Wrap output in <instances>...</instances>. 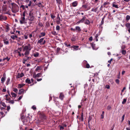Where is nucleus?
Segmentation results:
<instances>
[{"instance_id": "1", "label": "nucleus", "mask_w": 130, "mask_h": 130, "mask_svg": "<svg viewBox=\"0 0 130 130\" xmlns=\"http://www.w3.org/2000/svg\"><path fill=\"white\" fill-rule=\"evenodd\" d=\"M32 48V47L30 44H28L23 47L22 51L23 52H24L25 57H27L29 55L30 51Z\"/></svg>"}, {"instance_id": "2", "label": "nucleus", "mask_w": 130, "mask_h": 130, "mask_svg": "<svg viewBox=\"0 0 130 130\" xmlns=\"http://www.w3.org/2000/svg\"><path fill=\"white\" fill-rule=\"evenodd\" d=\"M18 6L16 4H15L14 6H13L12 8V11L13 13H16L18 11Z\"/></svg>"}, {"instance_id": "3", "label": "nucleus", "mask_w": 130, "mask_h": 130, "mask_svg": "<svg viewBox=\"0 0 130 130\" xmlns=\"http://www.w3.org/2000/svg\"><path fill=\"white\" fill-rule=\"evenodd\" d=\"M44 38H42L40 39L39 40H38L37 42V44H40V45H44L45 43V41L43 40Z\"/></svg>"}, {"instance_id": "4", "label": "nucleus", "mask_w": 130, "mask_h": 130, "mask_svg": "<svg viewBox=\"0 0 130 130\" xmlns=\"http://www.w3.org/2000/svg\"><path fill=\"white\" fill-rule=\"evenodd\" d=\"M28 18L30 21H32L34 20V17L31 11H30L29 14Z\"/></svg>"}, {"instance_id": "5", "label": "nucleus", "mask_w": 130, "mask_h": 130, "mask_svg": "<svg viewBox=\"0 0 130 130\" xmlns=\"http://www.w3.org/2000/svg\"><path fill=\"white\" fill-rule=\"evenodd\" d=\"M20 22L21 24H25L26 22L25 19L24 17H21L20 20Z\"/></svg>"}, {"instance_id": "6", "label": "nucleus", "mask_w": 130, "mask_h": 130, "mask_svg": "<svg viewBox=\"0 0 130 130\" xmlns=\"http://www.w3.org/2000/svg\"><path fill=\"white\" fill-rule=\"evenodd\" d=\"M85 19L86 17L85 16H84L82 19L80 20L79 21L77 22L76 24L78 25L80 23H83L85 20Z\"/></svg>"}, {"instance_id": "7", "label": "nucleus", "mask_w": 130, "mask_h": 130, "mask_svg": "<svg viewBox=\"0 0 130 130\" xmlns=\"http://www.w3.org/2000/svg\"><path fill=\"white\" fill-rule=\"evenodd\" d=\"M109 4V3L108 2H104L103 4V7H104L107 8L108 7Z\"/></svg>"}, {"instance_id": "8", "label": "nucleus", "mask_w": 130, "mask_h": 130, "mask_svg": "<svg viewBox=\"0 0 130 130\" xmlns=\"http://www.w3.org/2000/svg\"><path fill=\"white\" fill-rule=\"evenodd\" d=\"M24 75V74L23 73H21L20 74L19 73L17 76V78H20L22 77Z\"/></svg>"}, {"instance_id": "9", "label": "nucleus", "mask_w": 130, "mask_h": 130, "mask_svg": "<svg viewBox=\"0 0 130 130\" xmlns=\"http://www.w3.org/2000/svg\"><path fill=\"white\" fill-rule=\"evenodd\" d=\"M3 41L5 44L8 45L9 44V42L7 39L4 38L3 40Z\"/></svg>"}, {"instance_id": "10", "label": "nucleus", "mask_w": 130, "mask_h": 130, "mask_svg": "<svg viewBox=\"0 0 130 130\" xmlns=\"http://www.w3.org/2000/svg\"><path fill=\"white\" fill-rule=\"evenodd\" d=\"M71 47L74 48L73 51H76L78 50L79 46H78L74 45L72 46Z\"/></svg>"}, {"instance_id": "11", "label": "nucleus", "mask_w": 130, "mask_h": 130, "mask_svg": "<svg viewBox=\"0 0 130 130\" xmlns=\"http://www.w3.org/2000/svg\"><path fill=\"white\" fill-rule=\"evenodd\" d=\"M78 3V2L77 1L74 2L72 3V6L73 7H75L77 5Z\"/></svg>"}, {"instance_id": "12", "label": "nucleus", "mask_w": 130, "mask_h": 130, "mask_svg": "<svg viewBox=\"0 0 130 130\" xmlns=\"http://www.w3.org/2000/svg\"><path fill=\"white\" fill-rule=\"evenodd\" d=\"M98 7L92 8L91 9V11H92L94 12H97L98 11Z\"/></svg>"}, {"instance_id": "13", "label": "nucleus", "mask_w": 130, "mask_h": 130, "mask_svg": "<svg viewBox=\"0 0 130 130\" xmlns=\"http://www.w3.org/2000/svg\"><path fill=\"white\" fill-rule=\"evenodd\" d=\"M25 85V84H19L18 85V88H21L23 87Z\"/></svg>"}, {"instance_id": "14", "label": "nucleus", "mask_w": 130, "mask_h": 130, "mask_svg": "<svg viewBox=\"0 0 130 130\" xmlns=\"http://www.w3.org/2000/svg\"><path fill=\"white\" fill-rule=\"evenodd\" d=\"M125 26L126 27V29L127 30L130 29V23H127L125 24Z\"/></svg>"}, {"instance_id": "15", "label": "nucleus", "mask_w": 130, "mask_h": 130, "mask_svg": "<svg viewBox=\"0 0 130 130\" xmlns=\"http://www.w3.org/2000/svg\"><path fill=\"white\" fill-rule=\"evenodd\" d=\"M45 34L44 32H41L40 33V34L39 35V38H41L44 37L45 36Z\"/></svg>"}, {"instance_id": "16", "label": "nucleus", "mask_w": 130, "mask_h": 130, "mask_svg": "<svg viewBox=\"0 0 130 130\" xmlns=\"http://www.w3.org/2000/svg\"><path fill=\"white\" fill-rule=\"evenodd\" d=\"M6 78V77L4 75V74L3 75V77H2L1 79V83H4Z\"/></svg>"}, {"instance_id": "17", "label": "nucleus", "mask_w": 130, "mask_h": 130, "mask_svg": "<svg viewBox=\"0 0 130 130\" xmlns=\"http://www.w3.org/2000/svg\"><path fill=\"white\" fill-rule=\"evenodd\" d=\"M57 24H59L60 22V18L59 17V14H58L57 17Z\"/></svg>"}, {"instance_id": "18", "label": "nucleus", "mask_w": 130, "mask_h": 130, "mask_svg": "<svg viewBox=\"0 0 130 130\" xmlns=\"http://www.w3.org/2000/svg\"><path fill=\"white\" fill-rule=\"evenodd\" d=\"M45 61H46V62H49L51 61V58H49V57H47L45 59Z\"/></svg>"}, {"instance_id": "19", "label": "nucleus", "mask_w": 130, "mask_h": 130, "mask_svg": "<svg viewBox=\"0 0 130 130\" xmlns=\"http://www.w3.org/2000/svg\"><path fill=\"white\" fill-rule=\"evenodd\" d=\"M115 2H113L112 4V6L113 7H114L116 8H118V7L117 5H116L115 4Z\"/></svg>"}, {"instance_id": "20", "label": "nucleus", "mask_w": 130, "mask_h": 130, "mask_svg": "<svg viewBox=\"0 0 130 130\" xmlns=\"http://www.w3.org/2000/svg\"><path fill=\"white\" fill-rule=\"evenodd\" d=\"M10 37L13 40H15L17 39L18 37L16 35H12L10 36Z\"/></svg>"}, {"instance_id": "21", "label": "nucleus", "mask_w": 130, "mask_h": 130, "mask_svg": "<svg viewBox=\"0 0 130 130\" xmlns=\"http://www.w3.org/2000/svg\"><path fill=\"white\" fill-rule=\"evenodd\" d=\"M64 97V95L62 93H61L60 94L59 97L60 99L61 100H63V98Z\"/></svg>"}, {"instance_id": "22", "label": "nucleus", "mask_w": 130, "mask_h": 130, "mask_svg": "<svg viewBox=\"0 0 130 130\" xmlns=\"http://www.w3.org/2000/svg\"><path fill=\"white\" fill-rule=\"evenodd\" d=\"M24 90L23 89H22L20 90H19V94H20L23 92L24 93H25V92H24Z\"/></svg>"}, {"instance_id": "23", "label": "nucleus", "mask_w": 130, "mask_h": 130, "mask_svg": "<svg viewBox=\"0 0 130 130\" xmlns=\"http://www.w3.org/2000/svg\"><path fill=\"white\" fill-rule=\"evenodd\" d=\"M11 94L13 97L15 98L17 96V94L11 92Z\"/></svg>"}, {"instance_id": "24", "label": "nucleus", "mask_w": 130, "mask_h": 130, "mask_svg": "<svg viewBox=\"0 0 130 130\" xmlns=\"http://www.w3.org/2000/svg\"><path fill=\"white\" fill-rule=\"evenodd\" d=\"M84 62L85 63H87L86 65V67L87 68H89L90 67V66L89 65L88 63H87V61L86 60H84Z\"/></svg>"}, {"instance_id": "25", "label": "nucleus", "mask_w": 130, "mask_h": 130, "mask_svg": "<svg viewBox=\"0 0 130 130\" xmlns=\"http://www.w3.org/2000/svg\"><path fill=\"white\" fill-rule=\"evenodd\" d=\"M84 23L88 25L90 24V22L89 20H86L84 22Z\"/></svg>"}, {"instance_id": "26", "label": "nucleus", "mask_w": 130, "mask_h": 130, "mask_svg": "<svg viewBox=\"0 0 130 130\" xmlns=\"http://www.w3.org/2000/svg\"><path fill=\"white\" fill-rule=\"evenodd\" d=\"M25 82L28 84H30L31 83L30 80L28 78H27L25 80Z\"/></svg>"}, {"instance_id": "27", "label": "nucleus", "mask_w": 130, "mask_h": 130, "mask_svg": "<svg viewBox=\"0 0 130 130\" xmlns=\"http://www.w3.org/2000/svg\"><path fill=\"white\" fill-rule=\"evenodd\" d=\"M130 19V16L129 15H126V20L127 21H128Z\"/></svg>"}, {"instance_id": "28", "label": "nucleus", "mask_w": 130, "mask_h": 130, "mask_svg": "<svg viewBox=\"0 0 130 130\" xmlns=\"http://www.w3.org/2000/svg\"><path fill=\"white\" fill-rule=\"evenodd\" d=\"M76 29V30H77L78 31H80L81 30V29L80 27L79 26H76L75 28Z\"/></svg>"}, {"instance_id": "29", "label": "nucleus", "mask_w": 130, "mask_h": 130, "mask_svg": "<svg viewBox=\"0 0 130 130\" xmlns=\"http://www.w3.org/2000/svg\"><path fill=\"white\" fill-rule=\"evenodd\" d=\"M10 78H9V77L7 78V80L6 83V84L7 85H8L9 84V82L10 81Z\"/></svg>"}, {"instance_id": "30", "label": "nucleus", "mask_w": 130, "mask_h": 130, "mask_svg": "<svg viewBox=\"0 0 130 130\" xmlns=\"http://www.w3.org/2000/svg\"><path fill=\"white\" fill-rule=\"evenodd\" d=\"M41 69V67L40 66H37L35 70V71H37Z\"/></svg>"}, {"instance_id": "31", "label": "nucleus", "mask_w": 130, "mask_h": 130, "mask_svg": "<svg viewBox=\"0 0 130 130\" xmlns=\"http://www.w3.org/2000/svg\"><path fill=\"white\" fill-rule=\"evenodd\" d=\"M39 55V53L38 52L36 53L34 55V56L35 57H38Z\"/></svg>"}, {"instance_id": "32", "label": "nucleus", "mask_w": 130, "mask_h": 130, "mask_svg": "<svg viewBox=\"0 0 130 130\" xmlns=\"http://www.w3.org/2000/svg\"><path fill=\"white\" fill-rule=\"evenodd\" d=\"M38 6L39 7H43V6L42 4H41V3H38L37 4Z\"/></svg>"}, {"instance_id": "33", "label": "nucleus", "mask_w": 130, "mask_h": 130, "mask_svg": "<svg viewBox=\"0 0 130 130\" xmlns=\"http://www.w3.org/2000/svg\"><path fill=\"white\" fill-rule=\"evenodd\" d=\"M10 59V58H8V57H7L5 58H4L3 59V61H4L6 60L8 61Z\"/></svg>"}, {"instance_id": "34", "label": "nucleus", "mask_w": 130, "mask_h": 130, "mask_svg": "<svg viewBox=\"0 0 130 130\" xmlns=\"http://www.w3.org/2000/svg\"><path fill=\"white\" fill-rule=\"evenodd\" d=\"M60 29V27L59 25H57L56 27V30L57 31H59Z\"/></svg>"}, {"instance_id": "35", "label": "nucleus", "mask_w": 130, "mask_h": 130, "mask_svg": "<svg viewBox=\"0 0 130 130\" xmlns=\"http://www.w3.org/2000/svg\"><path fill=\"white\" fill-rule=\"evenodd\" d=\"M64 44L67 47H69L71 46L70 44H68L67 42H65Z\"/></svg>"}, {"instance_id": "36", "label": "nucleus", "mask_w": 130, "mask_h": 130, "mask_svg": "<svg viewBox=\"0 0 130 130\" xmlns=\"http://www.w3.org/2000/svg\"><path fill=\"white\" fill-rule=\"evenodd\" d=\"M72 41H76V38L75 37H73L71 39Z\"/></svg>"}, {"instance_id": "37", "label": "nucleus", "mask_w": 130, "mask_h": 130, "mask_svg": "<svg viewBox=\"0 0 130 130\" xmlns=\"http://www.w3.org/2000/svg\"><path fill=\"white\" fill-rule=\"evenodd\" d=\"M1 104L2 105V106H3L4 107H6L7 106H6V104H5V103L4 102H2L1 103Z\"/></svg>"}, {"instance_id": "38", "label": "nucleus", "mask_w": 130, "mask_h": 130, "mask_svg": "<svg viewBox=\"0 0 130 130\" xmlns=\"http://www.w3.org/2000/svg\"><path fill=\"white\" fill-rule=\"evenodd\" d=\"M126 101V99H123V101L122 102V104H124Z\"/></svg>"}, {"instance_id": "39", "label": "nucleus", "mask_w": 130, "mask_h": 130, "mask_svg": "<svg viewBox=\"0 0 130 130\" xmlns=\"http://www.w3.org/2000/svg\"><path fill=\"white\" fill-rule=\"evenodd\" d=\"M122 54L125 55L126 53V51L124 50H123L122 51Z\"/></svg>"}, {"instance_id": "40", "label": "nucleus", "mask_w": 130, "mask_h": 130, "mask_svg": "<svg viewBox=\"0 0 130 130\" xmlns=\"http://www.w3.org/2000/svg\"><path fill=\"white\" fill-rule=\"evenodd\" d=\"M92 118L91 117L89 116V117L88 119V122L89 123V121H90L92 119Z\"/></svg>"}, {"instance_id": "41", "label": "nucleus", "mask_w": 130, "mask_h": 130, "mask_svg": "<svg viewBox=\"0 0 130 130\" xmlns=\"http://www.w3.org/2000/svg\"><path fill=\"white\" fill-rule=\"evenodd\" d=\"M81 118L82 120V121H83L84 120V116H83V113H82L81 115Z\"/></svg>"}, {"instance_id": "42", "label": "nucleus", "mask_w": 130, "mask_h": 130, "mask_svg": "<svg viewBox=\"0 0 130 130\" xmlns=\"http://www.w3.org/2000/svg\"><path fill=\"white\" fill-rule=\"evenodd\" d=\"M92 47L93 50H96L97 49H96L95 48V44H93L92 45Z\"/></svg>"}, {"instance_id": "43", "label": "nucleus", "mask_w": 130, "mask_h": 130, "mask_svg": "<svg viewBox=\"0 0 130 130\" xmlns=\"http://www.w3.org/2000/svg\"><path fill=\"white\" fill-rule=\"evenodd\" d=\"M13 91L14 92L17 93L18 92V90L17 88H14L13 89Z\"/></svg>"}, {"instance_id": "44", "label": "nucleus", "mask_w": 130, "mask_h": 130, "mask_svg": "<svg viewBox=\"0 0 130 130\" xmlns=\"http://www.w3.org/2000/svg\"><path fill=\"white\" fill-rule=\"evenodd\" d=\"M9 103H11V104H13L14 103V101L13 100H10L8 102Z\"/></svg>"}, {"instance_id": "45", "label": "nucleus", "mask_w": 130, "mask_h": 130, "mask_svg": "<svg viewBox=\"0 0 130 130\" xmlns=\"http://www.w3.org/2000/svg\"><path fill=\"white\" fill-rule=\"evenodd\" d=\"M41 74V73H39L36 74V76H37V77H39Z\"/></svg>"}, {"instance_id": "46", "label": "nucleus", "mask_w": 130, "mask_h": 130, "mask_svg": "<svg viewBox=\"0 0 130 130\" xmlns=\"http://www.w3.org/2000/svg\"><path fill=\"white\" fill-rule=\"evenodd\" d=\"M3 19H5L4 17L2 15H0V20H1Z\"/></svg>"}, {"instance_id": "47", "label": "nucleus", "mask_w": 130, "mask_h": 130, "mask_svg": "<svg viewBox=\"0 0 130 130\" xmlns=\"http://www.w3.org/2000/svg\"><path fill=\"white\" fill-rule=\"evenodd\" d=\"M32 108L34 110H35L36 109V107L35 105H33L32 107Z\"/></svg>"}, {"instance_id": "48", "label": "nucleus", "mask_w": 130, "mask_h": 130, "mask_svg": "<svg viewBox=\"0 0 130 130\" xmlns=\"http://www.w3.org/2000/svg\"><path fill=\"white\" fill-rule=\"evenodd\" d=\"M25 11L24 12L22 13V17H25Z\"/></svg>"}, {"instance_id": "49", "label": "nucleus", "mask_w": 130, "mask_h": 130, "mask_svg": "<svg viewBox=\"0 0 130 130\" xmlns=\"http://www.w3.org/2000/svg\"><path fill=\"white\" fill-rule=\"evenodd\" d=\"M105 18V17H104L102 19V21L101 22V23L102 24H103L104 22V19Z\"/></svg>"}, {"instance_id": "50", "label": "nucleus", "mask_w": 130, "mask_h": 130, "mask_svg": "<svg viewBox=\"0 0 130 130\" xmlns=\"http://www.w3.org/2000/svg\"><path fill=\"white\" fill-rule=\"evenodd\" d=\"M116 82L118 84H119V80L118 79H116Z\"/></svg>"}, {"instance_id": "51", "label": "nucleus", "mask_w": 130, "mask_h": 130, "mask_svg": "<svg viewBox=\"0 0 130 130\" xmlns=\"http://www.w3.org/2000/svg\"><path fill=\"white\" fill-rule=\"evenodd\" d=\"M27 57V59H24V60L25 61H26L27 60L29 59L30 58V57H28V56H27V57Z\"/></svg>"}, {"instance_id": "52", "label": "nucleus", "mask_w": 130, "mask_h": 130, "mask_svg": "<svg viewBox=\"0 0 130 130\" xmlns=\"http://www.w3.org/2000/svg\"><path fill=\"white\" fill-rule=\"evenodd\" d=\"M125 116V114H124L122 117V121H123L124 120V117Z\"/></svg>"}, {"instance_id": "53", "label": "nucleus", "mask_w": 130, "mask_h": 130, "mask_svg": "<svg viewBox=\"0 0 130 130\" xmlns=\"http://www.w3.org/2000/svg\"><path fill=\"white\" fill-rule=\"evenodd\" d=\"M106 88L108 89H109L110 88V86L108 85H107L105 86Z\"/></svg>"}, {"instance_id": "54", "label": "nucleus", "mask_w": 130, "mask_h": 130, "mask_svg": "<svg viewBox=\"0 0 130 130\" xmlns=\"http://www.w3.org/2000/svg\"><path fill=\"white\" fill-rule=\"evenodd\" d=\"M20 7L22 8L23 9H25V6L23 5H21L20 6Z\"/></svg>"}, {"instance_id": "55", "label": "nucleus", "mask_w": 130, "mask_h": 130, "mask_svg": "<svg viewBox=\"0 0 130 130\" xmlns=\"http://www.w3.org/2000/svg\"><path fill=\"white\" fill-rule=\"evenodd\" d=\"M31 3H32L31 1H30L29 2V4L28 5V6H30L31 5Z\"/></svg>"}, {"instance_id": "56", "label": "nucleus", "mask_w": 130, "mask_h": 130, "mask_svg": "<svg viewBox=\"0 0 130 130\" xmlns=\"http://www.w3.org/2000/svg\"><path fill=\"white\" fill-rule=\"evenodd\" d=\"M101 119H103L104 117V115H103V114H101Z\"/></svg>"}, {"instance_id": "57", "label": "nucleus", "mask_w": 130, "mask_h": 130, "mask_svg": "<svg viewBox=\"0 0 130 130\" xmlns=\"http://www.w3.org/2000/svg\"><path fill=\"white\" fill-rule=\"evenodd\" d=\"M111 108V107L110 106H108L107 107V109L108 110H109Z\"/></svg>"}, {"instance_id": "58", "label": "nucleus", "mask_w": 130, "mask_h": 130, "mask_svg": "<svg viewBox=\"0 0 130 130\" xmlns=\"http://www.w3.org/2000/svg\"><path fill=\"white\" fill-rule=\"evenodd\" d=\"M112 58L110 60H108V63H111V62L112 61Z\"/></svg>"}, {"instance_id": "59", "label": "nucleus", "mask_w": 130, "mask_h": 130, "mask_svg": "<svg viewBox=\"0 0 130 130\" xmlns=\"http://www.w3.org/2000/svg\"><path fill=\"white\" fill-rule=\"evenodd\" d=\"M51 17L52 19H54L55 17V16L51 14Z\"/></svg>"}, {"instance_id": "60", "label": "nucleus", "mask_w": 130, "mask_h": 130, "mask_svg": "<svg viewBox=\"0 0 130 130\" xmlns=\"http://www.w3.org/2000/svg\"><path fill=\"white\" fill-rule=\"evenodd\" d=\"M52 34L54 35H56V32L54 31L52 32Z\"/></svg>"}, {"instance_id": "61", "label": "nucleus", "mask_w": 130, "mask_h": 130, "mask_svg": "<svg viewBox=\"0 0 130 130\" xmlns=\"http://www.w3.org/2000/svg\"><path fill=\"white\" fill-rule=\"evenodd\" d=\"M6 89L5 88H4L3 89L2 91L3 92H5L6 91Z\"/></svg>"}, {"instance_id": "62", "label": "nucleus", "mask_w": 130, "mask_h": 130, "mask_svg": "<svg viewBox=\"0 0 130 130\" xmlns=\"http://www.w3.org/2000/svg\"><path fill=\"white\" fill-rule=\"evenodd\" d=\"M36 74H34L33 75V77L34 78H36L37 77V76H36Z\"/></svg>"}, {"instance_id": "63", "label": "nucleus", "mask_w": 130, "mask_h": 130, "mask_svg": "<svg viewBox=\"0 0 130 130\" xmlns=\"http://www.w3.org/2000/svg\"><path fill=\"white\" fill-rule=\"evenodd\" d=\"M10 106H7V110L8 111H9V110L10 109Z\"/></svg>"}, {"instance_id": "64", "label": "nucleus", "mask_w": 130, "mask_h": 130, "mask_svg": "<svg viewBox=\"0 0 130 130\" xmlns=\"http://www.w3.org/2000/svg\"><path fill=\"white\" fill-rule=\"evenodd\" d=\"M42 78H41L37 79V80L38 82H39V81H41V80H42Z\"/></svg>"}]
</instances>
